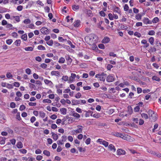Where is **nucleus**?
<instances>
[{
	"label": "nucleus",
	"mask_w": 161,
	"mask_h": 161,
	"mask_svg": "<svg viewBox=\"0 0 161 161\" xmlns=\"http://www.w3.org/2000/svg\"><path fill=\"white\" fill-rule=\"evenodd\" d=\"M140 109V107L139 106H136L134 108V110L135 112H137L139 111Z\"/></svg>",
	"instance_id": "obj_58"
},
{
	"label": "nucleus",
	"mask_w": 161,
	"mask_h": 161,
	"mask_svg": "<svg viewBox=\"0 0 161 161\" xmlns=\"http://www.w3.org/2000/svg\"><path fill=\"white\" fill-rule=\"evenodd\" d=\"M148 41L151 45H153L154 41V39L153 37H151L149 39Z\"/></svg>",
	"instance_id": "obj_24"
},
{
	"label": "nucleus",
	"mask_w": 161,
	"mask_h": 161,
	"mask_svg": "<svg viewBox=\"0 0 161 161\" xmlns=\"http://www.w3.org/2000/svg\"><path fill=\"white\" fill-rule=\"evenodd\" d=\"M76 76L75 74L74 73H71V75L69 77L68 82L69 83H71L73 82L74 79L75 78Z\"/></svg>",
	"instance_id": "obj_3"
},
{
	"label": "nucleus",
	"mask_w": 161,
	"mask_h": 161,
	"mask_svg": "<svg viewBox=\"0 0 161 161\" xmlns=\"http://www.w3.org/2000/svg\"><path fill=\"white\" fill-rule=\"evenodd\" d=\"M16 146L18 148H21L23 147V144L21 142H19L17 143Z\"/></svg>",
	"instance_id": "obj_22"
},
{
	"label": "nucleus",
	"mask_w": 161,
	"mask_h": 161,
	"mask_svg": "<svg viewBox=\"0 0 161 161\" xmlns=\"http://www.w3.org/2000/svg\"><path fill=\"white\" fill-rule=\"evenodd\" d=\"M134 35L137 36L138 37H140L141 36V34L140 33L136 32L134 33Z\"/></svg>",
	"instance_id": "obj_55"
},
{
	"label": "nucleus",
	"mask_w": 161,
	"mask_h": 161,
	"mask_svg": "<svg viewBox=\"0 0 161 161\" xmlns=\"http://www.w3.org/2000/svg\"><path fill=\"white\" fill-rule=\"evenodd\" d=\"M10 141L12 144L15 145L16 142V140L14 138L10 140Z\"/></svg>",
	"instance_id": "obj_60"
},
{
	"label": "nucleus",
	"mask_w": 161,
	"mask_h": 161,
	"mask_svg": "<svg viewBox=\"0 0 161 161\" xmlns=\"http://www.w3.org/2000/svg\"><path fill=\"white\" fill-rule=\"evenodd\" d=\"M77 127L78 128L77 130L72 131V132L73 134H75V133H79L82 132V128L83 127L81 125H78L77 126Z\"/></svg>",
	"instance_id": "obj_2"
},
{
	"label": "nucleus",
	"mask_w": 161,
	"mask_h": 161,
	"mask_svg": "<svg viewBox=\"0 0 161 161\" xmlns=\"http://www.w3.org/2000/svg\"><path fill=\"white\" fill-rule=\"evenodd\" d=\"M43 153L47 156H49L50 155V152L47 150H44L43 151Z\"/></svg>",
	"instance_id": "obj_19"
},
{
	"label": "nucleus",
	"mask_w": 161,
	"mask_h": 161,
	"mask_svg": "<svg viewBox=\"0 0 161 161\" xmlns=\"http://www.w3.org/2000/svg\"><path fill=\"white\" fill-rule=\"evenodd\" d=\"M51 74L53 75H59L60 73L58 71H53L51 72Z\"/></svg>",
	"instance_id": "obj_21"
},
{
	"label": "nucleus",
	"mask_w": 161,
	"mask_h": 161,
	"mask_svg": "<svg viewBox=\"0 0 161 161\" xmlns=\"http://www.w3.org/2000/svg\"><path fill=\"white\" fill-rule=\"evenodd\" d=\"M99 14L101 16L104 17L105 16V14L103 11H101L99 12Z\"/></svg>",
	"instance_id": "obj_56"
},
{
	"label": "nucleus",
	"mask_w": 161,
	"mask_h": 161,
	"mask_svg": "<svg viewBox=\"0 0 161 161\" xmlns=\"http://www.w3.org/2000/svg\"><path fill=\"white\" fill-rule=\"evenodd\" d=\"M64 142V140L63 139L62 140H58L57 142V143L58 145H63L64 144V143L63 142Z\"/></svg>",
	"instance_id": "obj_47"
},
{
	"label": "nucleus",
	"mask_w": 161,
	"mask_h": 161,
	"mask_svg": "<svg viewBox=\"0 0 161 161\" xmlns=\"http://www.w3.org/2000/svg\"><path fill=\"white\" fill-rule=\"evenodd\" d=\"M44 81L45 83L46 84H50V85L52 84L53 83L52 81L50 80H48L47 79H45L44 80Z\"/></svg>",
	"instance_id": "obj_32"
},
{
	"label": "nucleus",
	"mask_w": 161,
	"mask_h": 161,
	"mask_svg": "<svg viewBox=\"0 0 161 161\" xmlns=\"http://www.w3.org/2000/svg\"><path fill=\"white\" fill-rule=\"evenodd\" d=\"M43 103H50L51 102V101L49 99H45L43 100Z\"/></svg>",
	"instance_id": "obj_40"
},
{
	"label": "nucleus",
	"mask_w": 161,
	"mask_h": 161,
	"mask_svg": "<svg viewBox=\"0 0 161 161\" xmlns=\"http://www.w3.org/2000/svg\"><path fill=\"white\" fill-rule=\"evenodd\" d=\"M129 7L127 4H125L124 6V10L125 11H126L129 10Z\"/></svg>",
	"instance_id": "obj_45"
},
{
	"label": "nucleus",
	"mask_w": 161,
	"mask_h": 161,
	"mask_svg": "<svg viewBox=\"0 0 161 161\" xmlns=\"http://www.w3.org/2000/svg\"><path fill=\"white\" fill-rule=\"evenodd\" d=\"M81 96V95L80 92L77 93L75 96V97L76 98H79Z\"/></svg>",
	"instance_id": "obj_49"
},
{
	"label": "nucleus",
	"mask_w": 161,
	"mask_h": 161,
	"mask_svg": "<svg viewBox=\"0 0 161 161\" xmlns=\"http://www.w3.org/2000/svg\"><path fill=\"white\" fill-rule=\"evenodd\" d=\"M50 118L53 119H55L57 118V116L56 114H53L50 116Z\"/></svg>",
	"instance_id": "obj_63"
},
{
	"label": "nucleus",
	"mask_w": 161,
	"mask_h": 161,
	"mask_svg": "<svg viewBox=\"0 0 161 161\" xmlns=\"http://www.w3.org/2000/svg\"><path fill=\"white\" fill-rule=\"evenodd\" d=\"M40 67L42 68L45 69L47 67V65L45 63H43L40 65Z\"/></svg>",
	"instance_id": "obj_52"
},
{
	"label": "nucleus",
	"mask_w": 161,
	"mask_h": 161,
	"mask_svg": "<svg viewBox=\"0 0 161 161\" xmlns=\"http://www.w3.org/2000/svg\"><path fill=\"white\" fill-rule=\"evenodd\" d=\"M80 20H76L73 23L74 26L75 27H78L80 25Z\"/></svg>",
	"instance_id": "obj_15"
},
{
	"label": "nucleus",
	"mask_w": 161,
	"mask_h": 161,
	"mask_svg": "<svg viewBox=\"0 0 161 161\" xmlns=\"http://www.w3.org/2000/svg\"><path fill=\"white\" fill-rule=\"evenodd\" d=\"M68 76L67 75L63 76L62 78V79L65 81H68Z\"/></svg>",
	"instance_id": "obj_31"
},
{
	"label": "nucleus",
	"mask_w": 161,
	"mask_h": 161,
	"mask_svg": "<svg viewBox=\"0 0 161 161\" xmlns=\"http://www.w3.org/2000/svg\"><path fill=\"white\" fill-rule=\"evenodd\" d=\"M86 114L85 115V116L86 117H88L90 116V114H91V115H92V114L93 113V112L90 110H88V111H85Z\"/></svg>",
	"instance_id": "obj_14"
},
{
	"label": "nucleus",
	"mask_w": 161,
	"mask_h": 161,
	"mask_svg": "<svg viewBox=\"0 0 161 161\" xmlns=\"http://www.w3.org/2000/svg\"><path fill=\"white\" fill-rule=\"evenodd\" d=\"M102 144L105 147H107L108 146V143L105 141H103Z\"/></svg>",
	"instance_id": "obj_34"
},
{
	"label": "nucleus",
	"mask_w": 161,
	"mask_h": 161,
	"mask_svg": "<svg viewBox=\"0 0 161 161\" xmlns=\"http://www.w3.org/2000/svg\"><path fill=\"white\" fill-rule=\"evenodd\" d=\"M72 102L73 103V105H76L77 104H80V100H73L72 101Z\"/></svg>",
	"instance_id": "obj_10"
},
{
	"label": "nucleus",
	"mask_w": 161,
	"mask_h": 161,
	"mask_svg": "<svg viewBox=\"0 0 161 161\" xmlns=\"http://www.w3.org/2000/svg\"><path fill=\"white\" fill-rule=\"evenodd\" d=\"M37 49L39 50H45L46 48L45 47L42 45H39L37 47Z\"/></svg>",
	"instance_id": "obj_29"
},
{
	"label": "nucleus",
	"mask_w": 161,
	"mask_h": 161,
	"mask_svg": "<svg viewBox=\"0 0 161 161\" xmlns=\"http://www.w3.org/2000/svg\"><path fill=\"white\" fill-rule=\"evenodd\" d=\"M19 151L20 153L23 154H25L27 153V150L25 149H20Z\"/></svg>",
	"instance_id": "obj_42"
},
{
	"label": "nucleus",
	"mask_w": 161,
	"mask_h": 161,
	"mask_svg": "<svg viewBox=\"0 0 161 161\" xmlns=\"http://www.w3.org/2000/svg\"><path fill=\"white\" fill-rule=\"evenodd\" d=\"M109 19L111 20H113L114 19V16L111 13H109L108 14Z\"/></svg>",
	"instance_id": "obj_46"
},
{
	"label": "nucleus",
	"mask_w": 161,
	"mask_h": 161,
	"mask_svg": "<svg viewBox=\"0 0 161 161\" xmlns=\"http://www.w3.org/2000/svg\"><path fill=\"white\" fill-rule=\"evenodd\" d=\"M40 115L41 117L44 118L45 116V114L43 112H40Z\"/></svg>",
	"instance_id": "obj_44"
},
{
	"label": "nucleus",
	"mask_w": 161,
	"mask_h": 161,
	"mask_svg": "<svg viewBox=\"0 0 161 161\" xmlns=\"http://www.w3.org/2000/svg\"><path fill=\"white\" fill-rule=\"evenodd\" d=\"M98 47L102 49H104L105 48L104 45L103 44H100L98 45Z\"/></svg>",
	"instance_id": "obj_53"
},
{
	"label": "nucleus",
	"mask_w": 161,
	"mask_h": 161,
	"mask_svg": "<svg viewBox=\"0 0 161 161\" xmlns=\"http://www.w3.org/2000/svg\"><path fill=\"white\" fill-rule=\"evenodd\" d=\"M6 76L8 78L12 77H13L12 75L10 72H8L6 74Z\"/></svg>",
	"instance_id": "obj_59"
},
{
	"label": "nucleus",
	"mask_w": 161,
	"mask_h": 161,
	"mask_svg": "<svg viewBox=\"0 0 161 161\" xmlns=\"http://www.w3.org/2000/svg\"><path fill=\"white\" fill-rule=\"evenodd\" d=\"M21 43V40H16L15 42L14 43V44L17 47L20 46Z\"/></svg>",
	"instance_id": "obj_16"
},
{
	"label": "nucleus",
	"mask_w": 161,
	"mask_h": 161,
	"mask_svg": "<svg viewBox=\"0 0 161 161\" xmlns=\"http://www.w3.org/2000/svg\"><path fill=\"white\" fill-rule=\"evenodd\" d=\"M128 112L130 114H131L133 113V110L130 106H129L128 107Z\"/></svg>",
	"instance_id": "obj_18"
},
{
	"label": "nucleus",
	"mask_w": 161,
	"mask_h": 161,
	"mask_svg": "<svg viewBox=\"0 0 161 161\" xmlns=\"http://www.w3.org/2000/svg\"><path fill=\"white\" fill-rule=\"evenodd\" d=\"M61 114L65 115L66 114L67 109L66 108H63L60 109Z\"/></svg>",
	"instance_id": "obj_17"
},
{
	"label": "nucleus",
	"mask_w": 161,
	"mask_h": 161,
	"mask_svg": "<svg viewBox=\"0 0 161 161\" xmlns=\"http://www.w3.org/2000/svg\"><path fill=\"white\" fill-rule=\"evenodd\" d=\"M41 31L43 34H47L48 33L49 31L47 28L43 27L41 29Z\"/></svg>",
	"instance_id": "obj_4"
},
{
	"label": "nucleus",
	"mask_w": 161,
	"mask_h": 161,
	"mask_svg": "<svg viewBox=\"0 0 161 161\" xmlns=\"http://www.w3.org/2000/svg\"><path fill=\"white\" fill-rule=\"evenodd\" d=\"M86 12L87 14L89 16H90L92 14V11L90 9H86Z\"/></svg>",
	"instance_id": "obj_36"
},
{
	"label": "nucleus",
	"mask_w": 161,
	"mask_h": 161,
	"mask_svg": "<svg viewBox=\"0 0 161 161\" xmlns=\"http://www.w3.org/2000/svg\"><path fill=\"white\" fill-rule=\"evenodd\" d=\"M148 113L150 117H151L152 120L155 121L156 119V114H155L154 112L151 109H149L148 110Z\"/></svg>",
	"instance_id": "obj_1"
},
{
	"label": "nucleus",
	"mask_w": 161,
	"mask_h": 161,
	"mask_svg": "<svg viewBox=\"0 0 161 161\" xmlns=\"http://www.w3.org/2000/svg\"><path fill=\"white\" fill-rule=\"evenodd\" d=\"M106 80L108 82H112L114 80V78L113 76L109 75L107 76Z\"/></svg>",
	"instance_id": "obj_5"
},
{
	"label": "nucleus",
	"mask_w": 161,
	"mask_h": 161,
	"mask_svg": "<svg viewBox=\"0 0 161 161\" xmlns=\"http://www.w3.org/2000/svg\"><path fill=\"white\" fill-rule=\"evenodd\" d=\"M130 137V136L129 135H125L124 136L123 135V136H122L121 138L124 140H128L129 139V138Z\"/></svg>",
	"instance_id": "obj_25"
},
{
	"label": "nucleus",
	"mask_w": 161,
	"mask_h": 161,
	"mask_svg": "<svg viewBox=\"0 0 161 161\" xmlns=\"http://www.w3.org/2000/svg\"><path fill=\"white\" fill-rule=\"evenodd\" d=\"M24 49L26 51H31L33 50V48L31 47H28L25 48Z\"/></svg>",
	"instance_id": "obj_20"
},
{
	"label": "nucleus",
	"mask_w": 161,
	"mask_h": 161,
	"mask_svg": "<svg viewBox=\"0 0 161 161\" xmlns=\"http://www.w3.org/2000/svg\"><path fill=\"white\" fill-rule=\"evenodd\" d=\"M141 116L143 118H144L146 119H147L148 118V115L147 114L145 113H142L141 114Z\"/></svg>",
	"instance_id": "obj_37"
},
{
	"label": "nucleus",
	"mask_w": 161,
	"mask_h": 161,
	"mask_svg": "<svg viewBox=\"0 0 161 161\" xmlns=\"http://www.w3.org/2000/svg\"><path fill=\"white\" fill-rule=\"evenodd\" d=\"M155 32L154 31L151 30L149 31L148 34L149 35H153L155 34Z\"/></svg>",
	"instance_id": "obj_50"
},
{
	"label": "nucleus",
	"mask_w": 161,
	"mask_h": 161,
	"mask_svg": "<svg viewBox=\"0 0 161 161\" xmlns=\"http://www.w3.org/2000/svg\"><path fill=\"white\" fill-rule=\"evenodd\" d=\"M66 60L69 63L72 62V60L69 55H67L65 56Z\"/></svg>",
	"instance_id": "obj_23"
},
{
	"label": "nucleus",
	"mask_w": 161,
	"mask_h": 161,
	"mask_svg": "<svg viewBox=\"0 0 161 161\" xmlns=\"http://www.w3.org/2000/svg\"><path fill=\"white\" fill-rule=\"evenodd\" d=\"M79 8V5H74L72 6V8L74 10L78 9Z\"/></svg>",
	"instance_id": "obj_38"
},
{
	"label": "nucleus",
	"mask_w": 161,
	"mask_h": 161,
	"mask_svg": "<svg viewBox=\"0 0 161 161\" xmlns=\"http://www.w3.org/2000/svg\"><path fill=\"white\" fill-rule=\"evenodd\" d=\"M65 61V59L63 57H61L59 58L58 62L59 63L62 64V63H64V62Z\"/></svg>",
	"instance_id": "obj_33"
},
{
	"label": "nucleus",
	"mask_w": 161,
	"mask_h": 161,
	"mask_svg": "<svg viewBox=\"0 0 161 161\" xmlns=\"http://www.w3.org/2000/svg\"><path fill=\"white\" fill-rule=\"evenodd\" d=\"M42 156H41V155H38V156H37L36 157V159L37 160H41L42 158Z\"/></svg>",
	"instance_id": "obj_64"
},
{
	"label": "nucleus",
	"mask_w": 161,
	"mask_h": 161,
	"mask_svg": "<svg viewBox=\"0 0 161 161\" xmlns=\"http://www.w3.org/2000/svg\"><path fill=\"white\" fill-rule=\"evenodd\" d=\"M92 48L95 50H97L98 49V48L96 45H93L92 47Z\"/></svg>",
	"instance_id": "obj_51"
},
{
	"label": "nucleus",
	"mask_w": 161,
	"mask_h": 161,
	"mask_svg": "<svg viewBox=\"0 0 161 161\" xmlns=\"http://www.w3.org/2000/svg\"><path fill=\"white\" fill-rule=\"evenodd\" d=\"M143 22L145 24H151L152 23L151 21H150L149 19L147 18H145L143 20Z\"/></svg>",
	"instance_id": "obj_13"
},
{
	"label": "nucleus",
	"mask_w": 161,
	"mask_h": 161,
	"mask_svg": "<svg viewBox=\"0 0 161 161\" xmlns=\"http://www.w3.org/2000/svg\"><path fill=\"white\" fill-rule=\"evenodd\" d=\"M147 151L148 153H151L152 154H153V155H155L156 154H157V153L155 152H154L153 151H152L151 149H148L147 150Z\"/></svg>",
	"instance_id": "obj_30"
},
{
	"label": "nucleus",
	"mask_w": 161,
	"mask_h": 161,
	"mask_svg": "<svg viewBox=\"0 0 161 161\" xmlns=\"http://www.w3.org/2000/svg\"><path fill=\"white\" fill-rule=\"evenodd\" d=\"M142 17V15L139 14H136V19H141Z\"/></svg>",
	"instance_id": "obj_54"
},
{
	"label": "nucleus",
	"mask_w": 161,
	"mask_h": 161,
	"mask_svg": "<svg viewBox=\"0 0 161 161\" xmlns=\"http://www.w3.org/2000/svg\"><path fill=\"white\" fill-rule=\"evenodd\" d=\"M25 72L28 75H30L31 73V70L29 68H27L25 70Z\"/></svg>",
	"instance_id": "obj_57"
},
{
	"label": "nucleus",
	"mask_w": 161,
	"mask_h": 161,
	"mask_svg": "<svg viewBox=\"0 0 161 161\" xmlns=\"http://www.w3.org/2000/svg\"><path fill=\"white\" fill-rule=\"evenodd\" d=\"M13 40L11 39L7 40L6 41V42L7 44L8 45L11 44Z\"/></svg>",
	"instance_id": "obj_43"
},
{
	"label": "nucleus",
	"mask_w": 161,
	"mask_h": 161,
	"mask_svg": "<svg viewBox=\"0 0 161 161\" xmlns=\"http://www.w3.org/2000/svg\"><path fill=\"white\" fill-rule=\"evenodd\" d=\"M158 20L159 19L157 17H156L153 19V22L154 23H156L157 22Z\"/></svg>",
	"instance_id": "obj_48"
},
{
	"label": "nucleus",
	"mask_w": 161,
	"mask_h": 161,
	"mask_svg": "<svg viewBox=\"0 0 161 161\" xmlns=\"http://www.w3.org/2000/svg\"><path fill=\"white\" fill-rule=\"evenodd\" d=\"M110 41V39L108 37H104L102 41V42L104 43H106Z\"/></svg>",
	"instance_id": "obj_12"
},
{
	"label": "nucleus",
	"mask_w": 161,
	"mask_h": 161,
	"mask_svg": "<svg viewBox=\"0 0 161 161\" xmlns=\"http://www.w3.org/2000/svg\"><path fill=\"white\" fill-rule=\"evenodd\" d=\"M114 136L118 137H120L121 138L122 136H123V134L121 133L116 132L115 134H114Z\"/></svg>",
	"instance_id": "obj_26"
},
{
	"label": "nucleus",
	"mask_w": 161,
	"mask_h": 161,
	"mask_svg": "<svg viewBox=\"0 0 161 161\" xmlns=\"http://www.w3.org/2000/svg\"><path fill=\"white\" fill-rule=\"evenodd\" d=\"M113 11L116 12L119 14H121V12L120 8L116 6H114L113 7Z\"/></svg>",
	"instance_id": "obj_6"
},
{
	"label": "nucleus",
	"mask_w": 161,
	"mask_h": 161,
	"mask_svg": "<svg viewBox=\"0 0 161 161\" xmlns=\"http://www.w3.org/2000/svg\"><path fill=\"white\" fill-rule=\"evenodd\" d=\"M46 43L48 45H49L50 46H51L53 44V42L52 40H51L47 42Z\"/></svg>",
	"instance_id": "obj_39"
},
{
	"label": "nucleus",
	"mask_w": 161,
	"mask_h": 161,
	"mask_svg": "<svg viewBox=\"0 0 161 161\" xmlns=\"http://www.w3.org/2000/svg\"><path fill=\"white\" fill-rule=\"evenodd\" d=\"M108 148L110 150L114 152H115L116 151V149L114 146L112 144H110L108 147Z\"/></svg>",
	"instance_id": "obj_9"
},
{
	"label": "nucleus",
	"mask_w": 161,
	"mask_h": 161,
	"mask_svg": "<svg viewBox=\"0 0 161 161\" xmlns=\"http://www.w3.org/2000/svg\"><path fill=\"white\" fill-rule=\"evenodd\" d=\"M73 116L74 117H75L77 118H80V114H78V113H74L73 114Z\"/></svg>",
	"instance_id": "obj_41"
},
{
	"label": "nucleus",
	"mask_w": 161,
	"mask_h": 161,
	"mask_svg": "<svg viewBox=\"0 0 161 161\" xmlns=\"http://www.w3.org/2000/svg\"><path fill=\"white\" fill-rule=\"evenodd\" d=\"M23 22L25 24H30L31 23V21L29 19H25L23 21Z\"/></svg>",
	"instance_id": "obj_35"
},
{
	"label": "nucleus",
	"mask_w": 161,
	"mask_h": 161,
	"mask_svg": "<svg viewBox=\"0 0 161 161\" xmlns=\"http://www.w3.org/2000/svg\"><path fill=\"white\" fill-rule=\"evenodd\" d=\"M125 154V151L122 149H119L117 151V154L118 155H123Z\"/></svg>",
	"instance_id": "obj_8"
},
{
	"label": "nucleus",
	"mask_w": 161,
	"mask_h": 161,
	"mask_svg": "<svg viewBox=\"0 0 161 161\" xmlns=\"http://www.w3.org/2000/svg\"><path fill=\"white\" fill-rule=\"evenodd\" d=\"M14 85L16 87H18L19 86V83L18 82H15L14 83Z\"/></svg>",
	"instance_id": "obj_62"
},
{
	"label": "nucleus",
	"mask_w": 161,
	"mask_h": 161,
	"mask_svg": "<svg viewBox=\"0 0 161 161\" xmlns=\"http://www.w3.org/2000/svg\"><path fill=\"white\" fill-rule=\"evenodd\" d=\"M51 134H52L53 139L55 141H56L58 138V136L56 134L53 132H52Z\"/></svg>",
	"instance_id": "obj_11"
},
{
	"label": "nucleus",
	"mask_w": 161,
	"mask_h": 161,
	"mask_svg": "<svg viewBox=\"0 0 161 161\" xmlns=\"http://www.w3.org/2000/svg\"><path fill=\"white\" fill-rule=\"evenodd\" d=\"M5 120L4 114L0 111V122H3V121Z\"/></svg>",
	"instance_id": "obj_7"
},
{
	"label": "nucleus",
	"mask_w": 161,
	"mask_h": 161,
	"mask_svg": "<svg viewBox=\"0 0 161 161\" xmlns=\"http://www.w3.org/2000/svg\"><path fill=\"white\" fill-rule=\"evenodd\" d=\"M27 35L26 34H24L21 36V38L24 41H26L27 40Z\"/></svg>",
	"instance_id": "obj_28"
},
{
	"label": "nucleus",
	"mask_w": 161,
	"mask_h": 161,
	"mask_svg": "<svg viewBox=\"0 0 161 161\" xmlns=\"http://www.w3.org/2000/svg\"><path fill=\"white\" fill-rule=\"evenodd\" d=\"M78 149L80 152H85V148H82V147H79Z\"/></svg>",
	"instance_id": "obj_61"
},
{
	"label": "nucleus",
	"mask_w": 161,
	"mask_h": 161,
	"mask_svg": "<svg viewBox=\"0 0 161 161\" xmlns=\"http://www.w3.org/2000/svg\"><path fill=\"white\" fill-rule=\"evenodd\" d=\"M152 79L157 81H159L160 80L159 78L156 76H153L152 77Z\"/></svg>",
	"instance_id": "obj_27"
}]
</instances>
